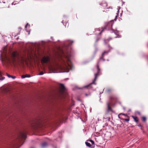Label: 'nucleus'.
Masks as SVG:
<instances>
[{
	"label": "nucleus",
	"instance_id": "f8f14e48",
	"mask_svg": "<svg viewBox=\"0 0 148 148\" xmlns=\"http://www.w3.org/2000/svg\"><path fill=\"white\" fill-rule=\"evenodd\" d=\"M27 27H30V25L28 23H27V24L25 26V30L27 32H29H29H30V31H28L27 30Z\"/></svg>",
	"mask_w": 148,
	"mask_h": 148
},
{
	"label": "nucleus",
	"instance_id": "9b49d317",
	"mask_svg": "<svg viewBox=\"0 0 148 148\" xmlns=\"http://www.w3.org/2000/svg\"><path fill=\"white\" fill-rule=\"evenodd\" d=\"M132 117L134 119L135 122L137 123L138 121V119L137 117L132 116Z\"/></svg>",
	"mask_w": 148,
	"mask_h": 148
},
{
	"label": "nucleus",
	"instance_id": "ddd939ff",
	"mask_svg": "<svg viewBox=\"0 0 148 148\" xmlns=\"http://www.w3.org/2000/svg\"><path fill=\"white\" fill-rule=\"evenodd\" d=\"M85 144L87 147H88L91 148H92V146L91 145L90 143L89 142H85Z\"/></svg>",
	"mask_w": 148,
	"mask_h": 148
},
{
	"label": "nucleus",
	"instance_id": "bb28decb",
	"mask_svg": "<svg viewBox=\"0 0 148 148\" xmlns=\"http://www.w3.org/2000/svg\"><path fill=\"white\" fill-rule=\"evenodd\" d=\"M95 31H99V28H97V29H95Z\"/></svg>",
	"mask_w": 148,
	"mask_h": 148
},
{
	"label": "nucleus",
	"instance_id": "f257e3e1",
	"mask_svg": "<svg viewBox=\"0 0 148 148\" xmlns=\"http://www.w3.org/2000/svg\"><path fill=\"white\" fill-rule=\"evenodd\" d=\"M1 52L0 58L2 61L7 60L8 61L7 62L10 63L11 62H14L18 60H23V58L19 55L17 51H15L12 53L11 59L8 58L5 52L3 53V54L2 51H1Z\"/></svg>",
	"mask_w": 148,
	"mask_h": 148
},
{
	"label": "nucleus",
	"instance_id": "4be33fe9",
	"mask_svg": "<svg viewBox=\"0 0 148 148\" xmlns=\"http://www.w3.org/2000/svg\"><path fill=\"white\" fill-rule=\"evenodd\" d=\"M26 75V77H30L31 75Z\"/></svg>",
	"mask_w": 148,
	"mask_h": 148
},
{
	"label": "nucleus",
	"instance_id": "473e14b6",
	"mask_svg": "<svg viewBox=\"0 0 148 148\" xmlns=\"http://www.w3.org/2000/svg\"><path fill=\"white\" fill-rule=\"evenodd\" d=\"M121 148L117 147H116V148Z\"/></svg>",
	"mask_w": 148,
	"mask_h": 148
},
{
	"label": "nucleus",
	"instance_id": "a878e982",
	"mask_svg": "<svg viewBox=\"0 0 148 148\" xmlns=\"http://www.w3.org/2000/svg\"><path fill=\"white\" fill-rule=\"evenodd\" d=\"M111 39H112L111 38H109L107 40H108V41H109L110 40H111Z\"/></svg>",
	"mask_w": 148,
	"mask_h": 148
},
{
	"label": "nucleus",
	"instance_id": "cd10ccee",
	"mask_svg": "<svg viewBox=\"0 0 148 148\" xmlns=\"http://www.w3.org/2000/svg\"><path fill=\"white\" fill-rule=\"evenodd\" d=\"M2 75V72L0 71V76Z\"/></svg>",
	"mask_w": 148,
	"mask_h": 148
},
{
	"label": "nucleus",
	"instance_id": "20e7f679",
	"mask_svg": "<svg viewBox=\"0 0 148 148\" xmlns=\"http://www.w3.org/2000/svg\"><path fill=\"white\" fill-rule=\"evenodd\" d=\"M109 47H110V50H108V51H105L104 52L102 53V56L100 57V61H105V60L103 59L104 56L106 55H107L108 53L110 51V50L111 49H112V48L109 45Z\"/></svg>",
	"mask_w": 148,
	"mask_h": 148
},
{
	"label": "nucleus",
	"instance_id": "393cba45",
	"mask_svg": "<svg viewBox=\"0 0 148 148\" xmlns=\"http://www.w3.org/2000/svg\"><path fill=\"white\" fill-rule=\"evenodd\" d=\"M90 95V94L89 93V94H85V95L86 96H88V95Z\"/></svg>",
	"mask_w": 148,
	"mask_h": 148
},
{
	"label": "nucleus",
	"instance_id": "aec40b11",
	"mask_svg": "<svg viewBox=\"0 0 148 148\" xmlns=\"http://www.w3.org/2000/svg\"><path fill=\"white\" fill-rule=\"evenodd\" d=\"M124 120L125 121H127V122H128V121H129L130 119H129V118L128 119H125Z\"/></svg>",
	"mask_w": 148,
	"mask_h": 148
},
{
	"label": "nucleus",
	"instance_id": "f704fd0d",
	"mask_svg": "<svg viewBox=\"0 0 148 148\" xmlns=\"http://www.w3.org/2000/svg\"><path fill=\"white\" fill-rule=\"evenodd\" d=\"M111 27L112 28V25H111Z\"/></svg>",
	"mask_w": 148,
	"mask_h": 148
},
{
	"label": "nucleus",
	"instance_id": "2f4dec72",
	"mask_svg": "<svg viewBox=\"0 0 148 148\" xmlns=\"http://www.w3.org/2000/svg\"><path fill=\"white\" fill-rule=\"evenodd\" d=\"M138 126H140V127H141V125H138Z\"/></svg>",
	"mask_w": 148,
	"mask_h": 148
},
{
	"label": "nucleus",
	"instance_id": "9d476101",
	"mask_svg": "<svg viewBox=\"0 0 148 148\" xmlns=\"http://www.w3.org/2000/svg\"><path fill=\"white\" fill-rule=\"evenodd\" d=\"M39 71H40L41 70L43 71H45V68L44 66V65H40V67H39Z\"/></svg>",
	"mask_w": 148,
	"mask_h": 148
},
{
	"label": "nucleus",
	"instance_id": "4c0bfd02",
	"mask_svg": "<svg viewBox=\"0 0 148 148\" xmlns=\"http://www.w3.org/2000/svg\"><path fill=\"white\" fill-rule=\"evenodd\" d=\"M62 22L63 23V21H62Z\"/></svg>",
	"mask_w": 148,
	"mask_h": 148
},
{
	"label": "nucleus",
	"instance_id": "f03ea898",
	"mask_svg": "<svg viewBox=\"0 0 148 148\" xmlns=\"http://www.w3.org/2000/svg\"><path fill=\"white\" fill-rule=\"evenodd\" d=\"M61 56L66 58L67 60L71 63V59L73 56V52L72 51L67 49L66 51H62Z\"/></svg>",
	"mask_w": 148,
	"mask_h": 148
},
{
	"label": "nucleus",
	"instance_id": "c756f323",
	"mask_svg": "<svg viewBox=\"0 0 148 148\" xmlns=\"http://www.w3.org/2000/svg\"><path fill=\"white\" fill-rule=\"evenodd\" d=\"M110 91V89H109L108 90V91L109 92Z\"/></svg>",
	"mask_w": 148,
	"mask_h": 148
},
{
	"label": "nucleus",
	"instance_id": "a211bd4d",
	"mask_svg": "<svg viewBox=\"0 0 148 148\" xmlns=\"http://www.w3.org/2000/svg\"><path fill=\"white\" fill-rule=\"evenodd\" d=\"M43 73V71L41 72L39 74H38V75H43L44 73Z\"/></svg>",
	"mask_w": 148,
	"mask_h": 148
},
{
	"label": "nucleus",
	"instance_id": "c9c22d12",
	"mask_svg": "<svg viewBox=\"0 0 148 148\" xmlns=\"http://www.w3.org/2000/svg\"><path fill=\"white\" fill-rule=\"evenodd\" d=\"M73 41H72V43H73Z\"/></svg>",
	"mask_w": 148,
	"mask_h": 148
},
{
	"label": "nucleus",
	"instance_id": "e433bc0d",
	"mask_svg": "<svg viewBox=\"0 0 148 148\" xmlns=\"http://www.w3.org/2000/svg\"><path fill=\"white\" fill-rule=\"evenodd\" d=\"M52 38V37H51V38Z\"/></svg>",
	"mask_w": 148,
	"mask_h": 148
},
{
	"label": "nucleus",
	"instance_id": "7ed1b4c3",
	"mask_svg": "<svg viewBox=\"0 0 148 148\" xmlns=\"http://www.w3.org/2000/svg\"><path fill=\"white\" fill-rule=\"evenodd\" d=\"M97 72L96 73H95V78L93 81V82L92 83H90V85L84 86V88H89V87L90 86V84H95L96 85V83L95 82L96 81L97 79V76L98 75H100V69L99 68V65H97Z\"/></svg>",
	"mask_w": 148,
	"mask_h": 148
},
{
	"label": "nucleus",
	"instance_id": "0eeeda50",
	"mask_svg": "<svg viewBox=\"0 0 148 148\" xmlns=\"http://www.w3.org/2000/svg\"><path fill=\"white\" fill-rule=\"evenodd\" d=\"M89 141L92 144L91 145L92 146V148H94L95 146V145L94 141L92 140H89Z\"/></svg>",
	"mask_w": 148,
	"mask_h": 148
},
{
	"label": "nucleus",
	"instance_id": "6e6552de",
	"mask_svg": "<svg viewBox=\"0 0 148 148\" xmlns=\"http://www.w3.org/2000/svg\"><path fill=\"white\" fill-rule=\"evenodd\" d=\"M60 87L62 91L64 90L65 89V87L64 85L62 84H60Z\"/></svg>",
	"mask_w": 148,
	"mask_h": 148
},
{
	"label": "nucleus",
	"instance_id": "2eb2a0df",
	"mask_svg": "<svg viewBox=\"0 0 148 148\" xmlns=\"http://www.w3.org/2000/svg\"><path fill=\"white\" fill-rule=\"evenodd\" d=\"M107 105L108 106V110H107L109 111V110H111V108L110 107V106H109V104L108 103H107Z\"/></svg>",
	"mask_w": 148,
	"mask_h": 148
},
{
	"label": "nucleus",
	"instance_id": "6ab92c4d",
	"mask_svg": "<svg viewBox=\"0 0 148 148\" xmlns=\"http://www.w3.org/2000/svg\"><path fill=\"white\" fill-rule=\"evenodd\" d=\"M104 29H102V30L99 32L98 33V35H100L101 34V33H102V32L104 30Z\"/></svg>",
	"mask_w": 148,
	"mask_h": 148
},
{
	"label": "nucleus",
	"instance_id": "72a5a7b5",
	"mask_svg": "<svg viewBox=\"0 0 148 148\" xmlns=\"http://www.w3.org/2000/svg\"><path fill=\"white\" fill-rule=\"evenodd\" d=\"M106 40H104V41L105 42V41H106Z\"/></svg>",
	"mask_w": 148,
	"mask_h": 148
},
{
	"label": "nucleus",
	"instance_id": "58836bf2",
	"mask_svg": "<svg viewBox=\"0 0 148 148\" xmlns=\"http://www.w3.org/2000/svg\"><path fill=\"white\" fill-rule=\"evenodd\" d=\"M33 148V147H32V148Z\"/></svg>",
	"mask_w": 148,
	"mask_h": 148
},
{
	"label": "nucleus",
	"instance_id": "4468645a",
	"mask_svg": "<svg viewBox=\"0 0 148 148\" xmlns=\"http://www.w3.org/2000/svg\"><path fill=\"white\" fill-rule=\"evenodd\" d=\"M7 76L9 78H12V79H14L16 78V77L15 76H13L11 75L8 74H7Z\"/></svg>",
	"mask_w": 148,
	"mask_h": 148
},
{
	"label": "nucleus",
	"instance_id": "1a4fd4ad",
	"mask_svg": "<svg viewBox=\"0 0 148 148\" xmlns=\"http://www.w3.org/2000/svg\"><path fill=\"white\" fill-rule=\"evenodd\" d=\"M47 146V144L46 142H44L42 145L41 147L42 148H45Z\"/></svg>",
	"mask_w": 148,
	"mask_h": 148
},
{
	"label": "nucleus",
	"instance_id": "5701e85b",
	"mask_svg": "<svg viewBox=\"0 0 148 148\" xmlns=\"http://www.w3.org/2000/svg\"><path fill=\"white\" fill-rule=\"evenodd\" d=\"M110 99H114V97L112 96H110Z\"/></svg>",
	"mask_w": 148,
	"mask_h": 148
},
{
	"label": "nucleus",
	"instance_id": "f3484780",
	"mask_svg": "<svg viewBox=\"0 0 148 148\" xmlns=\"http://www.w3.org/2000/svg\"><path fill=\"white\" fill-rule=\"evenodd\" d=\"M142 119L143 121L145 122L146 121V118L145 116H143V117H142Z\"/></svg>",
	"mask_w": 148,
	"mask_h": 148
},
{
	"label": "nucleus",
	"instance_id": "7c9ffc66",
	"mask_svg": "<svg viewBox=\"0 0 148 148\" xmlns=\"http://www.w3.org/2000/svg\"><path fill=\"white\" fill-rule=\"evenodd\" d=\"M99 40V39H98V38L97 39L96 41V42H97Z\"/></svg>",
	"mask_w": 148,
	"mask_h": 148
},
{
	"label": "nucleus",
	"instance_id": "39448f33",
	"mask_svg": "<svg viewBox=\"0 0 148 148\" xmlns=\"http://www.w3.org/2000/svg\"><path fill=\"white\" fill-rule=\"evenodd\" d=\"M50 60V58L49 57H44L42 60H41V62L42 63H47Z\"/></svg>",
	"mask_w": 148,
	"mask_h": 148
},
{
	"label": "nucleus",
	"instance_id": "dca6fc26",
	"mask_svg": "<svg viewBox=\"0 0 148 148\" xmlns=\"http://www.w3.org/2000/svg\"><path fill=\"white\" fill-rule=\"evenodd\" d=\"M118 8H119V7H118ZM120 8V7L118 8V10L117 12V13H116V17H117L119 15V10Z\"/></svg>",
	"mask_w": 148,
	"mask_h": 148
},
{
	"label": "nucleus",
	"instance_id": "423d86ee",
	"mask_svg": "<svg viewBox=\"0 0 148 148\" xmlns=\"http://www.w3.org/2000/svg\"><path fill=\"white\" fill-rule=\"evenodd\" d=\"M111 32L112 33H114L117 35L116 36L114 37L115 38H120V36L118 34L119 32L117 30H115L112 28L111 30Z\"/></svg>",
	"mask_w": 148,
	"mask_h": 148
},
{
	"label": "nucleus",
	"instance_id": "412c9836",
	"mask_svg": "<svg viewBox=\"0 0 148 148\" xmlns=\"http://www.w3.org/2000/svg\"><path fill=\"white\" fill-rule=\"evenodd\" d=\"M21 77L22 78H24L26 77V75H23L21 76Z\"/></svg>",
	"mask_w": 148,
	"mask_h": 148
},
{
	"label": "nucleus",
	"instance_id": "c85d7f7f",
	"mask_svg": "<svg viewBox=\"0 0 148 148\" xmlns=\"http://www.w3.org/2000/svg\"><path fill=\"white\" fill-rule=\"evenodd\" d=\"M117 17H116V16H115V18L114 19V20H115V21H116V19H117Z\"/></svg>",
	"mask_w": 148,
	"mask_h": 148
},
{
	"label": "nucleus",
	"instance_id": "b1692460",
	"mask_svg": "<svg viewBox=\"0 0 148 148\" xmlns=\"http://www.w3.org/2000/svg\"><path fill=\"white\" fill-rule=\"evenodd\" d=\"M5 78V77H2V79H0V80H1V81L3 80Z\"/></svg>",
	"mask_w": 148,
	"mask_h": 148
}]
</instances>
